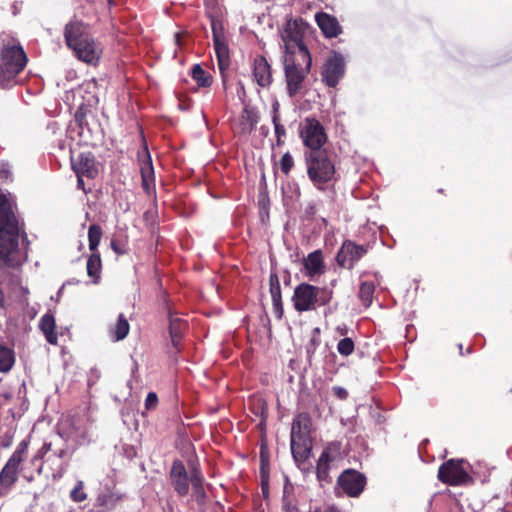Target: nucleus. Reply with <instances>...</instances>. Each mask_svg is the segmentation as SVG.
Masks as SVG:
<instances>
[{
	"label": "nucleus",
	"instance_id": "f257e3e1",
	"mask_svg": "<svg viewBox=\"0 0 512 512\" xmlns=\"http://www.w3.org/2000/svg\"><path fill=\"white\" fill-rule=\"evenodd\" d=\"M26 240L25 222L16 201L0 188V267L17 268L23 263L19 244Z\"/></svg>",
	"mask_w": 512,
	"mask_h": 512
},
{
	"label": "nucleus",
	"instance_id": "f03ea898",
	"mask_svg": "<svg viewBox=\"0 0 512 512\" xmlns=\"http://www.w3.org/2000/svg\"><path fill=\"white\" fill-rule=\"evenodd\" d=\"M64 40L75 57L89 65L96 66L102 56V46L91 34L87 23L74 18L64 27Z\"/></svg>",
	"mask_w": 512,
	"mask_h": 512
},
{
	"label": "nucleus",
	"instance_id": "7ed1b4c3",
	"mask_svg": "<svg viewBox=\"0 0 512 512\" xmlns=\"http://www.w3.org/2000/svg\"><path fill=\"white\" fill-rule=\"evenodd\" d=\"M283 64L287 93L295 97L304 88L311 71L312 58L307 46L297 45L296 49H286Z\"/></svg>",
	"mask_w": 512,
	"mask_h": 512
},
{
	"label": "nucleus",
	"instance_id": "20e7f679",
	"mask_svg": "<svg viewBox=\"0 0 512 512\" xmlns=\"http://www.w3.org/2000/svg\"><path fill=\"white\" fill-rule=\"evenodd\" d=\"M333 297L334 291L328 286L301 282L294 288L291 302L295 311L304 313L329 305Z\"/></svg>",
	"mask_w": 512,
	"mask_h": 512
},
{
	"label": "nucleus",
	"instance_id": "39448f33",
	"mask_svg": "<svg viewBox=\"0 0 512 512\" xmlns=\"http://www.w3.org/2000/svg\"><path fill=\"white\" fill-rule=\"evenodd\" d=\"M336 155L325 150L305 152L307 175L317 189H324V185L334 180Z\"/></svg>",
	"mask_w": 512,
	"mask_h": 512
},
{
	"label": "nucleus",
	"instance_id": "423d86ee",
	"mask_svg": "<svg viewBox=\"0 0 512 512\" xmlns=\"http://www.w3.org/2000/svg\"><path fill=\"white\" fill-rule=\"evenodd\" d=\"M205 13L210 20L218 68L222 82L225 84L227 82L228 70L231 61L221 11L219 6L216 5V7L213 8H205Z\"/></svg>",
	"mask_w": 512,
	"mask_h": 512
},
{
	"label": "nucleus",
	"instance_id": "0eeeda50",
	"mask_svg": "<svg viewBox=\"0 0 512 512\" xmlns=\"http://www.w3.org/2000/svg\"><path fill=\"white\" fill-rule=\"evenodd\" d=\"M466 462L462 459H449L438 469V480L449 486H461L471 482Z\"/></svg>",
	"mask_w": 512,
	"mask_h": 512
},
{
	"label": "nucleus",
	"instance_id": "6e6552de",
	"mask_svg": "<svg viewBox=\"0 0 512 512\" xmlns=\"http://www.w3.org/2000/svg\"><path fill=\"white\" fill-rule=\"evenodd\" d=\"M345 69L346 63L343 55L336 51L332 52L322 66V82L328 87H336L344 76Z\"/></svg>",
	"mask_w": 512,
	"mask_h": 512
},
{
	"label": "nucleus",
	"instance_id": "1a4fd4ad",
	"mask_svg": "<svg viewBox=\"0 0 512 512\" xmlns=\"http://www.w3.org/2000/svg\"><path fill=\"white\" fill-rule=\"evenodd\" d=\"M301 138L310 151L325 150L322 146L327 141V134L323 125L315 118H306L301 131Z\"/></svg>",
	"mask_w": 512,
	"mask_h": 512
},
{
	"label": "nucleus",
	"instance_id": "9d476101",
	"mask_svg": "<svg viewBox=\"0 0 512 512\" xmlns=\"http://www.w3.org/2000/svg\"><path fill=\"white\" fill-rule=\"evenodd\" d=\"M162 307L167 313V318L169 322V334L171 338L172 345L179 350V346L184 337V334L188 328V323L186 320L177 316V312H175L172 308L168 300V295L166 292L162 293Z\"/></svg>",
	"mask_w": 512,
	"mask_h": 512
},
{
	"label": "nucleus",
	"instance_id": "9b49d317",
	"mask_svg": "<svg viewBox=\"0 0 512 512\" xmlns=\"http://www.w3.org/2000/svg\"><path fill=\"white\" fill-rule=\"evenodd\" d=\"M367 479L364 474L355 469L344 470L337 479V486L348 497H359L364 491Z\"/></svg>",
	"mask_w": 512,
	"mask_h": 512
},
{
	"label": "nucleus",
	"instance_id": "f8f14e48",
	"mask_svg": "<svg viewBox=\"0 0 512 512\" xmlns=\"http://www.w3.org/2000/svg\"><path fill=\"white\" fill-rule=\"evenodd\" d=\"M369 250V245H358L352 240L343 241L337 255V264L346 269H353L355 264L363 258Z\"/></svg>",
	"mask_w": 512,
	"mask_h": 512
},
{
	"label": "nucleus",
	"instance_id": "ddd939ff",
	"mask_svg": "<svg viewBox=\"0 0 512 512\" xmlns=\"http://www.w3.org/2000/svg\"><path fill=\"white\" fill-rule=\"evenodd\" d=\"M0 56V61L3 64L8 68H13L19 74L24 70L28 60L23 47L15 43L3 45Z\"/></svg>",
	"mask_w": 512,
	"mask_h": 512
},
{
	"label": "nucleus",
	"instance_id": "4468645a",
	"mask_svg": "<svg viewBox=\"0 0 512 512\" xmlns=\"http://www.w3.org/2000/svg\"><path fill=\"white\" fill-rule=\"evenodd\" d=\"M170 480L174 490L179 496H185L189 492V477L185 465L181 460H174L170 471Z\"/></svg>",
	"mask_w": 512,
	"mask_h": 512
},
{
	"label": "nucleus",
	"instance_id": "2eb2a0df",
	"mask_svg": "<svg viewBox=\"0 0 512 512\" xmlns=\"http://www.w3.org/2000/svg\"><path fill=\"white\" fill-rule=\"evenodd\" d=\"M302 265L303 273L308 279L313 280L321 276L325 272L323 252L318 249L309 253L302 259Z\"/></svg>",
	"mask_w": 512,
	"mask_h": 512
},
{
	"label": "nucleus",
	"instance_id": "dca6fc26",
	"mask_svg": "<svg viewBox=\"0 0 512 512\" xmlns=\"http://www.w3.org/2000/svg\"><path fill=\"white\" fill-rule=\"evenodd\" d=\"M144 160L140 166L141 185L147 195L155 193V173L147 146L143 152Z\"/></svg>",
	"mask_w": 512,
	"mask_h": 512
},
{
	"label": "nucleus",
	"instance_id": "f3484780",
	"mask_svg": "<svg viewBox=\"0 0 512 512\" xmlns=\"http://www.w3.org/2000/svg\"><path fill=\"white\" fill-rule=\"evenodd\" d=\"M72 164L77 175H84L90 179H94L98 175L95 158L91 152L80 153Z\"/></svg>",
	"mask_w": 512,
	"mask_h": 512
},
{
	"label": "nucleus",
	"instance_id": "a211bd4d",
	"mask_svg": "<svg viewBox=\"0 0 512 512\" xmlns=\"http://www.w3.org/2000/svg\"><path fill=\"white\" fill-rule=\"evenodd\" d=\"M303 23L302 20H289L285 27L286 49H296L297 45L306 46L302 41Z\"/></svg>",
	"mask_w": 512,
	"mask_h": 512
},
{
	"label": "nucleus",
	"instance_id": "6ab92c4d",
	"mask_svg": "<svg viewBox=\"0 0 512 512\" xmlns=\"http://www.w3.org/2000/svg\"><path fill=\"white\" fill-rule=\"evenodd\" d=\"M253 75L257 84L261 87H268L272 83V71L267 59L258 55L254 59Z\"/></svg>",
	"mask_w": 512,
	"mask_h": 512
},
{
	"label": "nucleus",
	"instance_id": "aec40b11",
	"mask_svg": "<svg viewBox=\"0 0 512 512\" xmlns=\"http://www.w3.org/2000/svg\"><path fill=\"white\" fill-rule=\"evenodd\" d=\"M291 453L294 461L300 465L310 456L312 450V438H291Z\"/></svg>",
	"mask_w": 512,
	"mask_h": 512
},
{
	"label": "nucleus",
	"instance_id": "412c9836",
	"mask_svg": "<svg viewBox=\"0 0 512 512\" xmlns=\"http://www.w3.org/2000/svg\"><path fill=\"white\" fill-rule=\"evenodd\" d=\"M315 20L326 37L333 38L341 33V26L334 16L325 12H319L315 15Z\"/></svg>",
	"mask_w": 512,
	"mask_h": 512
},
{
	"label": "nucleus",
	"instance_id": "4be33fe9",
	"mask_svg": "<svg viewBox=\"0 0 512 512\" xmlns=\"http://www.w3.org/2000/svg\"><path fill=\"white\" fill-rule=\"evenodd\" d=\"M312 421L308 413H299L292 422L291 438H311Z\"/></svg>",
	"mask_w": 512,
	"mask_h": 512
},
{
	"label": "nucleus",
	"instance_id": "5701e85b",
	"mask_svg": "<svg viewBox=\"0 0 512 512\" xmlns=\"http://www.w3.org/2000/svg\"><path fill=\"white\" fill-rule=\"evenodd\" d=\"M270 294L273 303L274 313L278 318L283 315V302L279 277L276 273H271L269 277Z\"/></svg>",
	"mask_w": 512,
	"mask_h": 512
},
{
	"label": "nucleus",
	"instance_id": "b1692460",
	"mask_svg": "<svg viewBox=\"0 0 512 512\" xmlns=\"http://www.w3.org/2000/svg\"><path fill=\"white\" fill-rule=\"evenodd\" d=\"M259 122L258 112L251 107L245 106L239 117L240 132L250 134Z\"/></svg>",
	"mask_w": 512,
	"mask_h": 512
},
{
	"label": "nucleus",
	"instance_id": "393cba45",
	"mask_svg": "<svg viewBox=\"0 0 512 512\" xmlns=\"http://www.w3.org/2000/svg\"><path fill=\"white\" fill-rule=\"evenodd\" d=\"M39 328L49 344L57 345L58 335L56 333V321L52 314H44L39 322Z\"/></svg>",
	"mask_w": 512,
	"mask_h": 512
},
{
	"label": "nucleus",
	"instance_id": "a878e982",
	"mask_svg": "<svg viewBox=\"0 0 512 512\" xmlns=\"http://www.w3.org/2000/svg\"><path fill=\"white\" fill-rule=\"evenodd\" d=\"M87 274L93 280V283H98L102 270V260L98 252H92L87 260Z\"/></svg>",
	"mask_w": 512,
	"mask_h": 512
},
{
	"label": "nucleus",
	"instance_id": "bb28decb",
	"mask_svg": "<svg viewBox=\"0 0 512 512\" xmlns=\"http://www.w3.org/2000/svg\"><path fill=\"white\" fill-rule=\"evenodd\" d=\"M190 482L192 484L193 492L196 498V501L203 505L206 498V493L203 487V480L201 472L198 469H193L191 471Z\"/></svg>",
	"mask_w": 512,
	"mask_h": 512
},
{
	"label": "nucleus",
	"instance_id": "cd10ccee",
	"mask_svg": "<svg viewBox=\"0 0 512 512\" xmlns=\"http://www.w3.org/2000/svg\"><path fill=\"white\" fill-rule=\"evenodd\" d=\"M280 105L276 101L272 105V123L274 125L275 136H276V144L278 146L283 145V138L286 136V129L284 125L281 123L280 115H279Z\"/></svg>",
	"mask_w": 512,
	"mask_h": 512
},
{
	"label": "nucleus",
	"instance_id": "c85d7f7f",
	"mask_svg": "<svg viewBox=\"0 0 512 512\" xmlns=\"http://www.w3.org/2000/svg\"><path fill=\"white\" fill-rule=\"evenodd\" d=\"M29 442L27 440H22L13 454L10 456L6 465L16 469L19 471L20 464L24 461L27 450H28Z\"/></svg>",
	"mask_w": 512,
	"mask_h": 512
},
{
	"label": "nucleus",
	"instance_id": "c756f323",
	"mask_svg": "<svg viewBox=\"0 0 512 512\" xmlns=\"http://www.w3.org/2000/svg\"><path fill=\"white\" fill-rule=\"evenodd\" d=\"M15 363V353L14 350L0 344V372L7 373L9 372Z\"/></svg>",
	"mask_w": 512,
	"mask_h": 512
},
{
	"label": "nucleus",
	"instance_id": "7c9ffc66",
	"mask_svg": "<svg viewBox=\"0 0 512 512\" xmlns=\"http://www.w3.org/2000/svg\"><path fill=\"white\" fill-rule=\"evenodd\" d=\"M129 330L130 325L128 323V320L123 314H120L116 324L111 330V335L115 341H120L127 337Z\"/></svg>",
	"mask_w": 512,
	"mask_h": 512
},
{
	"label": "nucleus",
	"instance_id": "2f4dec72",
	"mask_svg": "<svg viewBox=\"0 0 512 512\" xmlns=\"http://www.w3.org/2000/svg\"><path fill=\"white\" fill-rule=\"evenodd\" d=\"M19 471L6 465L0 472V485L5 489H10L18 480Z\"/></svg>",
	"mask_w": 512,
	"mask_h": 512
},
{
	"label": "nucleus",
	"instance_id": "473e14b6",
	"mask_svg": "<svg viewBox=\"0 0 512 512\" xmlns=\"http://www.w3.org/2000/svg\"><path fill=\"white\" fill-rule=\"evenodd\" d=\"M49 452H52L53 456L58 457L60 459L64 458L67 455L66 448L53 449L52 442H44L43 446L34 455L32 462L35 463V461L43 459L44 456Z\"/></svg>",
	"mask_w": 512,
	"mask_h": 512
},
{
	"label": "nucleus",
	"instance_id": "72a5a7b5",
	"mask_svg": "<svg viewBox=\"0 0 512 512\" xmlns=\"http://www.w3.org/2000/svg\"><path fill=\"white\" fill-rule=\"evenodd\" d=\"M191 76L200 87H209L212 84V76L207 73L199 64L193 65Z\"/></svg>",
	"mask_w": 512,
	"mask_h": 512
},
{
	"label": "nucleus",
	"instance_id": "f704fd0d",
	"mask_svg": "<svg viewBox=\"0 0 512 512\" xmlns=\"http://www.w3.org/2000/svg\"><path fill=\"white\" fill-rule=\"evenodd\" d=\"M341 442L333 441L330 442L321 453L320 457L329 461V462H335L339 459H341Z\"/></svg>",
	"mask_w": 512,
	"mask_h": 512
},
{
	"label": "nucleus",
	"instance_id": "c9c22d12",
	"mask_svg": "<svg viewBox=\"0 0 512 512\" xmlns=\"http://www.w3.org/2000/svg\"><path fill=\"white\" fill-rule=\"evenodd\" d=\"M332 463L333 462H329V461L319 457V459L317 461V466H316V476H317V480L320 483H331L332 482V478L329 474Z\"/></svg>",
	"mask_w": 512,
	"mask_h": 512
},
{
	"label": "nucleus",
	"instance_id": "e433bc0d",
	"mask_svg": "<svg viewBox=\"0 0 512 512\" xmlns=\"http://www.w3.org/2000/svg\"><path fill=\"white\" fill-rule=\"evenodd\" d=\"M18 75L19 73L15 72L13 68H8L0 61V88H7L14 84Z\"/></svg>",
	"mask_w": 512,
	"mask_h": 512
},
{
	"label": "nucleus",
	"instance_id": "4c0bfd02",
	"mask_svg": "<svg viewBox=\"0 0 512 512\" xmlns=\"http://www.w3.org/2000/svg\"><path fill=\"white\" fill-rule=\"evenodd\" d=\"M102 236H103V230L100 225L92 224L89 226L88 242H89L90 251L95 252L97 250Z\"/></svg>",
	"mask_w": 512,
	"mask_h": 512
},
{
	"label": "nucleus",
	"instance_id": "58836bf2",
	"mask_svg": "<svg viewBox=\"0 0 512 512\" xmlns=\"http://www.w3.org/2000/svg\"><path fill=\"white\" fill-rule=\"evenodd\" d=\"M375 285L373 282H363L359 289V298L365 307H369L373 300Z\"/></svg>",
	"mask_w": 512,
	"mask_h": 512
},
{
	"label": "nucleus",
	"instance_id": "ea45409f",
	"mask_svg": "<svg viewBox=\"0 0 512 512\" xmlns=\"http://www.w3.org/2000/svg\"><path fill=\"white\" fill-rule=\"evenodd\" d=\"M354 349V341L349 337L341 339L337 344L338 353L344 357L350 356L354 352Z\"/></svg>",
	"mask_w": 512,
	"mask_h": 512
},
{
	"label": "nucleus",
	"instance_id": "a19ab883",
	"mask_svg": "<svg viewBox=\"0 0 512 512\" xmlns=\"http://www.w3.org/2000/svg\"><path fill=\"white\" fill-rule=\"evenodd\" d=\"M294 165H295V162H294L293 156L290 154V152L284 153L279 161V167H280L281 172L285 176H289Z\"/></svg>",
	"mask_w": 512,
	"mask_h": 512
},
{
	"label": "nucleus",
	"instance_id": "79ce46f5",
	"mask_svg": "<svg viewBox=\"0 0 512 512\" xmlns=\"http://www.w3.org/2000/svg\"><path fill=\"white\" fill-rule=\"evenodd\" d=\"M70 497L75 502H82L87 498L86 493L83 491V483L81 481L72 489Z\"/></svg>",
	"mask_w": 512,
	"mask_h": 512
},
{
	"label": "nucleus",
	"instance_id": "37998d69",
	"mask_svg": "<svg viewBox=\"0 0 512 512\" xmlns=\"http://www.w3.org/2000/svg\"><path fill=\"white\" fill-rule=\"evenodd\" d=\"M12 180V172L8 162H0V181L7 182Z\"/></svg>",
	"mask_w": 512,
	"mask_h": 512
},
{
	"label": "nucleus",
	"instance_id": "c03bdc74",
	"mask_svg": "<svg viewBox=\"0 0 512 512\" xmlns=\"http://www.w3.org/2000/svg\"><path fill=\"white\" fill-rule=\"evenodd\" d=\"M314 335L312 336L311 340H310V343L307 347V351L308 352H314L316 350V348L320 345L321 343V339L319 337V334H320V329L319 328H315L314 331H313Z\"/></svg>",
	"mask_w": 512,
	"mask_h": 512
},
{
	"label": "nucleus",
	"instance_id": "a18cd8bd",
	"mask_svg": "<svg viewBox=\"0 0 512 512\" xmlns=\"http://www.w3.org/2000/svg\"><path fill=\"white\" fill-rule=\"evenodd\" d=\"M158 396L155 392H149L145 400V408L147 410H153L157 407Z\"/></svg>",
	"mask_w": 512,
	"mask_h": 512
},
{
	"label": "nucleus",
	"instance_id": "49530a36",
	"mask_svg": "<svg viewBox=\"0 0 512 512\" xmlns=\"http://www.w3.org/2000/svg\"><path fill=\"white\" fill-rule=\"evenodd\" d=\"M68 466H69L68 462L61 461L59 464H57L56 468L53 469L52 477L54 479L61 478L64 475V473L67 471Z\"/></svg>",
	"mask_w": 512,
	"mask_h": 512
},
{
	"label": "nucleus",
	"instance_id": "de8ad7c7",
	"mask_svg": "<svg viewBox=\"0 0 512 512\" xmlns=\"http://www.w3.org/2000/svg\"><path fill=\"white\" fill-rule=\"evenodd\" d=\"M110 247L117 255H124L126 253L124 244L117 239L111 240Z\"/></svg>",
	"mask_w": 512,
	"mask_h": 512
},
{
	"label": "nucleus",
	"instance_id": "09e8293b",
	"mask_svg": "<svg viewBox=\"0 0 512 512\" xmlns=\"http://www.w3.org/2000/svg\"><path fill=\"white\" fill-rule=\"evenodd\" d=\"M257 410L254 411V413L256 415H259L261 416V419H262V423L265 422L266 420V414H267V405L266 403L261 400V399H258L257 400Z\"/></svg>",
	"mask_w": 512,
	"mask_h": 512
},
{
	"label": "nucleus",
	"instance_id": "8fccbe9b",
	"mask_svg": "<svg viewBox=\"0 0 512 512\" xmlns=\"http://www.w3.org/2000/svg\"><path fill=\"white\" fill-rule=\"evenodd\" d=\"M97 502L101 506H108V505H113L115 500H114V497L110 494H102V495L98 496Z\"/></svg>",
	"mask_w": 512,
	"mask_h": 512
},
{
	"label": "nucleus",
	"instance_id": "3c124183",
	"mask_svg": "<svg viewBox=\"0 0 512 512\" xmlns=\"http://www.w3.org/2000/svg\"><path fill=\"white\" fill-rule=\"evenodd\" d=\"M333 393L339 400H346L348 398V391L341 386H334Z\"/></svg>",
	"mask_w": 512,
	"mask_h": 512
},
{
	"label": "nucleus",
	"instance_id": "603ef678",
	"mask_svg": "<svg viewBox=\"0 0 512 512\" xmlns=\"http://www.w3.org/2000/svg\"><path fill=\"white\" fill-rule=\"evenodd\" d=\"M84 118L85 113L83 112L82 108H79L75 113V121L78 122L79 125H82Z\"/></svg>",
	"mask_w": 512,
	"mask_h": 512
},
{
	"label": "nucleus",
	"instance_id": "864d4df0",
	"mask_svg": "<svg viewBox=\"0 0 512 512\" xmlns=\"http://www.w3.org/2000/svg\"><path fill=\"white\" fill-rule=\"evenodd\" d=\"M218 5V0H204V7L205 8H213Z\"/></svg>",
	"mask_w": 512,
	"mask_h": 512
},
{
	"label": "nucleus",
	"instance_id": "5fc2aeb1",
	"mask_svg": "<svg viewBox=\"0 0 512 512\" xmlns=\"http://www.w3.org/2000/svg\"><path fill=\"white\" fill-rule=\"evenodd\" d=\"M262 492L265 497L268 495V480L262 479Z\"/></svg>",
	"mask_w": 512,
	"mask_h": 512
},
{
	"label": "nucleus",
	"instance_id": "6e6d98bb",
	"mask_svg": "<svg viewBox=\"0 0 512 512\" xmlns=\"http://www.w3.org/2000/svg\"><path fill=\"white\" fill-rule=\"evenodd\" d=\"M84 175H77V186L78 188L82 189V190H85L84 188V180H83V177Z\"/></svg>",
	"mask_w": 512,
	"mask_h": 512
},
{
	"label": "nucleus",
	"instance_id": "4d7b16f0",
	"mask_svg": "<svg viewBox=\"0 0 512 512\" xmlns=\"http://www.w3.org/2000/svg\"><path fill=\"white\" fill-rule=\"evenodd\" d=\"M285 511L286 512H299L298 508L296 506L286 504L285 505Z\"/></svg>",
	"mask_w": 512,
	"mask_h": 512
},
{
	"label": "nucleus",
	"instance_id": "13d9d810",
	"mask_svg": "<svg viewBox=\"0 0 512 512\" xmlns=\"http://www.w3.org/2000/svg\"><path fill=\"white\" fill-rule=\"evenodd\" d=\"M336 331H337L340 335H342V336H343V335H345V334L347 333V329H346V327H345V326H343V327L338 326V327L336 328Z\"/></svg>",
	"mask_w": 512,
	"mask_h": 512
},
{
	"label": "nucleus",
	"instance_id": "bf43d9fd",
	"mask_svg": "<svg viewBox=\"0 0 512 512\" xmlns=\"http://www.w3.org/2000/svg\"><path fill=\"white\" fill-rule=\"evenodd\" d=\"M260 456H261V473L263 474V472H264V455H263L262 449H261Z\"/></svg>",
	"mask_w": 512,
	"mask_h": 512
},
{
	"label": "nucleus",
	"instance_id": "052dcab7",
	"mask_svg": "<svg viewBox=\"0 0 512 512\" xmlns=\"http://www.w3.org/2000/svg\"><path fill=\"white\" fill-rule=\"evenodd\" d=\"M4 306V293L0 289V307L2 308Z\"/></svg>",
	"mask_w": 512,
	"mask_h": 512
},
{
	"label": "nucleus",
	"instance_id": "680f3d73",
	"mask_svg": "<svg viewBox=\"0 0 512 512\" xmlns=\"http://www.w3.org/2000/svg\"><path fill=\"white\" fill-rule=\"evenodd\" d=\"M107 1H108V3H109L110 5H113V4H114V1H113V0H107Z\"/></svg>",
	"mask_w": 512,
	"mask_h": 512
},
{
	"label": "nucleus",
	"instance_id": "e2e57ef3",
	"mask_svg": "<svg viewBox=\"0 0 512 512\" xmlns=\"http://www.w3.org/2000/svg\"><path fill=\"white\" fill-rule=\"evenodd\" d=\"M88 3H93L94 0H86Z\"/></svg>",
	"mask_w": 512,
	"mask_h": 512
},
{
	"label": "nucleus",
	"instance_id": "0e129e2a",
	"mask_svg": "<svg viewBox=\"0 0 512 512\" xmlns=\"http://www.w3.org/2000/svg\"><path fill=\"white\" fill-rule=\"evenodd\" d=\"M325 512H335V511H333V510H328V511H325Z\"/></svg>",
	"mask_w": 512,
	"mask_h": 512
},
{
	"label": "nucleus",
	"instance_id": "69168bd1",
	"mask_svg": "<svg viewBox=\"0 0 512 512\" xmlns=\"http://www.w3.org/2000/svg\"><path fill=\"white\" fill-rule=\"evenodd\" d=\"M310 512H319V510H315V511H310Z\"/></svg>",
	"mask_w": 512,
	"mask_h": 512
}]
</instances>
